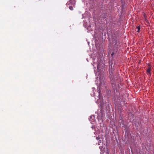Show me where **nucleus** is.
Segmentation results:
<instances>
[{"label":"nucleus","instance_id":"nucleus-10","mask_svg":"<svg viewBox=\"0 0 154 154\" xmlns=\"http://www.w3.org/2000/svg\"><path fill=\"white\" fill-rule=\"evenodd\" d=\"M114 54V52L112 53L111 54V56L112 57H113V55Z\"/></svg>","mask_w":154,"mask_h":154},{"label":"nucleus","instance_id":"nucleus-2","mask_svg":"<svg viewBox=\"0 0 154 154\" xmlns=\"http://www.w3.org/2000/svg\"><path fill=\"white\" fill-rule=\"evenodd\" d=\"M100 80V88H102L103 87L105 88L106 86L105 84V82L103 78L102 79H99Z\"/></svg>","mask_w":154,"mask_h":154},{"label":"nucleus","instance_id":"nucleus-8","mask_svg":"<svg viewBox=\"0 0 154 154\" xmlns=\"http://www.w3.org/2000/svg\"><path fill=\"white\" fill-rule=\"evenodd\" d=\"M69 9L71 10H73V7L72 6H70L69 7Z\"/></svg>","mask_w":154,"mask_h":154},{"label":"nucleus","instance_id":"nucleus-9","mask_svg":"<svg viewBox=\"0 0 154 154\" xmlns=\"http://www.w3.org/2000/svg\"><path fill=\"white\" fill-rule=\"evenodd\" d=\"M99 148L100 149H101V150H102L103 149V147L101 146H100L99 147Z\"/></svg>","mask_w":154,"mask_h":154},{"label":"nucleus","instance_id":"nucleus-4","mask_svg":"<svg viewBox=\"0 0 154 154\" xmlns=\"http://www.w3.org/2000/svg\"><path fill=\"white\" fill-rule=\"evenodd\" d=\"M112 64L111 65H110L109 66V72H113L114 71V68H112Z\"/></svg>","mask_w":154,"mask_h":154},{"label":"nucleus","instance_id":"nucleus-5","mask_svg":"<svg viewBox=\"0 0 154 154\" xmlns=\"http://www.w3.org/2000/svg\"><path fill=\"white\" fill-rule=\"evenodd\" d=\"M96 139L98 141V142L99 143H100L101 142V140H100V139L99 137H96Z\"/></svg>","mask_w":154,"mask_h":154},{"label":"nucleus","instance_id":"nucleus-3","mask_svg":"<svg viewBox=\"0 0 154 154\" xmlns=\"http://www.w3.org/2000/svg\"><path fill=\"white\" fill-rule=\"evenodd\" d=\"M117 40L116 38H113L112 39V44L113 46H116L117 45Z\"/></svg>","mask_w":154,"mask_h":154},{"label":"nucleus","instance_id":"nucleus-7","mask_svg":"<svg viewBox=\"0 0 154 154\" xmlns=\"http://www.w3.org/2000/svg\"><path fill=\"white\" fill-rule=\"evenodd\" d=\"M137 32H139L140 30V27L139 26H138L137 27Z\"/></svg>","mask_w":154,"mask_h":154},{"label":"nucleus","instance_id":"nucleus-6","mask_svg":"<svg viewBox=\"0 0 154 154\" xmlns=\"http://www.w3.org/2000/svg\"><path fill=\"white\" fill-rule=\"evenodd\" d=\"M151 71V67H149V68L147 69V72L148 73H150Z\"/></svg>","mask_w":154,"mask_h":154},{"label":"nucleus","instance_id":"nucleus-1","mask_svg":"<svg viewBox=\"0 0 154 154\" xmlns=\"http://www.w3.org/2000/svg\"><path fill=\"white\" fill-rule=\"evenodd\" d=\"M113 74V72H109V76L113 88L114 90H116L117 91L119 88V83H116L115 82Z\"/></svg>","mask_w":154,"mask_h":154}]
</instances>
